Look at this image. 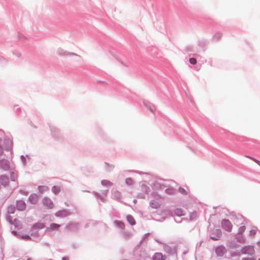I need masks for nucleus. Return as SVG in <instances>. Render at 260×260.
I'll list each match as a JSON object with an SVG mask.
<instances>
[{
    "label": "nucleus",
    "instance_id": "obj_14",
    "mask_svg": "<svg viewBox=\"0 0 260 260\" xmlns=\"http://www.w3.org/2000/svg\"><path fill=\"white\" fill-rule=\"evenodd\" d=\"M175 213L178 216H181L183 214L182 213V211L180 209H177L175 210Z\"/></svg>",
    "mask_w": 260,
    "mask_h": 260
},
{
    "label": "nucleus",
    "instance_id": "obj_16",
    "mask_svg": "<svg viewBox=\"0 0 260 260\" xmlns=\"http://www.w3.org/2000/svg\"><path fill=\"white\" fill-rule=\"evenodd\" d=\"M189 62L192 64H195L197 63V60L194 58H190L189 59Z\"/></svg>",
    "mask_w": 260,
    "mask_h": 260
},
{
    "label": "nucleus",
    "instance_id": "obj_10",
    "mask_svg": "<svg viewBox=\"0 0 260 260\" xmlns=\"http://www.w3.org/2000/svg\"><path fill=\"white\" fill-rule=\"evenodd\" d=\"M52 191L55 194H57L60 191V188L58 186H54L52 188Z\"/></svg>",
    "mask_w": 260,
    "mask_h": 260
},
{
    "label": "nucleus",
    "instance_id": "obj_20",
    "mask_svg": "<svg viewBox=\"0 0 260 260\" xmlns=\"http://www.w3.org/2000/svg\"><path fill=\"white\" fill-rule=\"evenodd\" d=\"M4 161L5 163L6 166L5 167H3V168L4 169H7L8 168V166H9L8 162L7 160H5Z\"/></svg>",
    "mask_w": 260,
    "mask_h": 260
},
{
    "label": "nucleus",
    "instance_id": "obj_4",
    "mask_svg": "<svg viewBox=\"0 0 260 260\" xmlns=\"http://www.w3.org/2000/svg\"><path fill=\"white\" fill-rule=\"evenodd\" d=\"M153 260H165V256H164L161 253H156L153 256Z\"/></svg>",
    "mask_w": 260,
    "mask_h": 260
},
{
    "label": "nucleus",
    "instance_id": "obj_29",
    "mask_svg": "<svg viewBox=\"0 0 260 260\" xmlns=\"http://www.w3.org/2000/svg\"><path fill=\"white\" fill-rule=\"evenodd\" d=\"M217 234H220V232L219 231L217 230Z\"/></svg>",
    "mask_w": 260,
    "mask_h": 260
},
{
    "label": "nucleus",
    "instance_id": "obj_19",
    "mask_svg": "<svg viewBox=\"0 0 260 260\" xmlns=\"http://www.w3.org/2000/svg\"><path fill=\"white\" fill-rule=\"evenodd\" d=\"M250 158L253 160L254 162H255L257 164H258L259 166H260V161H259L257 159H256L255 158H252V157H250Z\"/></svg>",
    "mask_w": 260,
    "mask_h": 260
},
{
    "label": "nucleus",
    "instance_id": "obj_1",
    "mask_svg": "<svg viewBox=\"0 0 260 260\" xmlns=\"http://www.w3.org/2000/svg\"><path fill=\"white\" fill-rule=\"evenodd\" d=\"M42 203L47 209H52L53 207V203L49 198H44L42 200Z\"/></svg>",
    "mask_w": 260,
    "mask_h": 260
},
{
    "label": "nucleus",
    "instance_id": "obj_2",
    "mask_svg": "<svg viewBox=\"0 0 260 260\" xmlns=\"http://www.w3.org/2000/svg\"><path fill=\"white\" fill-rule=\"evenodd\" d=\"M222 225L227 231H230L232 230V225L229 220H223L222 221Z\"/></svg>",
    "mask_w": 260,
    "mask_h": 260
},
{
    "label": "nucleus",
    "instance_id": "obj_18",
    "mask_svg": "<svg viewBox=\"0 0 260 260\" xmlns=\"http://www.w3.org/2000/svg\"><path fill=\"white\" fill-rule=\"evenodd\" d=\"M179 191L182 194H187L186 191L183 188H181V187L179 188Z\"/></svg>",
    "mask_w": 260,
    "mask_h": 260
},
{
    "label": "nucleus",
    "instance_id": "obj_6",
    "mask_svg": "<svg viewBox=\"0 0 260 260\" xmlns=\"http://www.w3.org/2000/svg\"><path fill=\"white\" fill-rule=\"evenodd\" d=\"M29 200L32 204H35L38 200V197L37 194H31L29 197Z\"/></svg>",
    "mask_w": 260,
    "mask_h": 260
},
{
    "label": "nucleus",
    "instance_id": "obj_22",
    "mask_svg": "<svg viewBox=\"0 0 260 260\" xmlns=\"http://www.w3.org/2000/svg\"><path fill=\"white\" fill-rule=\"evenodd\" d=\"M22 238L24 239H26V240H28V239H29L30 238L28 236H25L24 237H23Z\"/></svg>",
    "mask_w": 260,
    "mask_h": 260
},
{
    "label": "nucleus",
    "instance_id": "obj_26",
    "mask_svg": "<svg viewBox=\"0 0 260 260\" xmlns=\"http://www.w3.org/2000/svg\"><path fill=\"white\" fill-rule=\"evenodd\" d=\"M211 238H212L213 240H217L218 239L217 238H214V237H211Z\"/></svg>",
    "mask_w": 260,
    "mask_h": 260
},
{
    "label": "nucleus",
    "instance_id": "obj_27",
    "mask_svg": "<svg viewBox=\"0 0 260 260\" xmlns=\"http://www.w3.org/2000/svg\"><path fill=\"white\" fill-rule=\"evenodd\" d=\"M218 36V38H219L220 37H221V34H216V36Z\"/></svg>",
    "mask_w": 260,
    "mask_h": 260
},
{
    "label": "nucleus",
    "instance_id": "obj_15",
    "mask_svg": "<svg viewBox=\"0 0 260 260\" xmlns=\"http://www.w3.org/2000/svg\"><path fill=\"white\" fill-rule=\"evenodd\" d=\"M125 182L128 185H132L133 183V181L131 178H127L125 180Z\"/></svg>",
    "mask_w": 260,
    "mask_h": 260
},
{
    "label": "nucleus",
    "instance_id": "obj_28",
    "mask_svg": "<svg viewBox=\"0 0 260 260\" xmlns=\"http://www.w3.org/2000/svg\"><path fill=\"white\" fill-rule=\"evenodd\" d=\"M196 216V213H195L193 215H192V216H193V217H192V218L195 217Z\"/></svg>",
    "mask_w": 260,
    "mask_h": 260
},
{
    "label": "nucleus",
    "instance_id": "obj_12",
    "mask_svg": "<svg viewBox=\"0 0 260 260\" xmlns=\"http://www.w3.org/2000/svg\"><path fill=\"white\" fill-rule=\"evenodd\" d=\"M10 177H11V179L12 181H15V180L17 179V176L16 174H15L13 172H12L11 173V175H10Z\"/></svg>",
    "mask_w": 260,
    "mask_h": 260
},
{
    "label": "nucleus",
    "instance_id": "obj_30",
    "mask_svg": "<svg viewBox=\"0 0 260 260\" xmlns=\"http://www.w3.org/2000/svg\"><path fill=\"white\" fill-rule=\"evenodd\" d=\"M116 192L117 194H120V193H119V192L118 191H116Z\"/></svg>",
    "mask_w": 260,
    "mask_h": 260
},
{
    "label": "nucleus",
    "instance_id": "obj_11",
    "mask_svg": "<svg viewBox=\"0 0 260 260\" xmlns=\"http://www.w3.org/2000/svg\"><path fill=\"white\" fill-rule=\"evenodd\" d=\"M59 226V224H56V223H52L50 224V230H56L57 229Z\"/></svg>",
    "mask_w": 260,
    "mask_h": 260
},
{
    "label": "nucleus",
    "instance_id": "obj_17",
    "mask_svg": "<svg viewBox=\"0 0 260 260\" xmlns=\"http://www.w3.org/2000/svg\"><path fill=\"white\" fill-rule=\"evenodd\" d=\"M151 206L152 208H157L159 207V205L157 203H155V204L153 202L151 203Z\"/></svg>",
    "mask_w": 260,
    "mask_h": 260
},
{
    "label": "nucleus",
    "instance_id": "obj_8",
    "mask_svg": "<svg viewBox=\"0 0 260 260\" xmlns=\"http://www.w3.org/2000/svg\"><path fill=\"white\" fill-rule=\"evenodd\" d=\"M38 189L40 193H43L45 191L48 190L49 188L46 186H39L38 187Z\"/></svg>",
    "mask_w": 260,
    "mask_h": 260
},
{
    "label": "nucleus",
    "instance_id": "obj_5",
    "mask_svg": "<svg viewBox=\"0 0 260 260\" xmlns=\"http://www.w3.org/2000/svg\"><path fill=\"white\" fill-rule=\"evenodd\" d=\"M1 183L4 185H7L9 183V179L7 176L3 175L0 178Z\"/></svg>",
    "mask_w": 260,
    "mask_h": 260
},
{
    "label": "nucleus",
    "instance_id": "obj_9",
    "mask_svg": "<svg viewBox=\"0 0 260 260\" xmlns=\"http://www.w3.org/2000/svg\"><path fill=\"white\" fill-rule=\"evenodd\" d=\"M127 220L131 225H134L135 224V219L131 215H128L127 216Z\"/></svg>",
    "mask_w": 260,
    "mask_h": 260
},
{
    "label": "nucleus",
    "instance_id": "obj_23",
    "mask_svg": "<svg viewBox=\"0 0 260 260\" xmlns=\"http://www.w3.org/2000/svg\"><path fill=\"white\" fill-rule=\"evenodd\" d=\"M255 234V230H251L250 231V234L254 235Z\"/></svg>",
    "mask_w": 260,
    "mask_h": 260
},
{
    "label": "nucleus",
    "instance_id": "obj_21",
    "mask_svg": "<svg viewBox=\"0 0 260 260\" xmlns=\"http://www.w3.org/2000/svg\"><path fill=\"white\" fill-rule=\"evenodd\" d=\"M247 249L249 250V251L250 252L252 253L253 251V249L251 247H249L247 248Z\"/></svg>",
    "mask_w": 260,
    "mask_h": 260
},
{
    "label": "nucleus",
    "instance_id": "obj_3",
    "mask_svg": "<svg viewBox=\"0 0 260 260\" xmlns=\"http://www.w3.org/2000/svg\"><path fill=\"white\" fill-rule=\"evenodd\" d=\"M26 205L23 201H19L17 202L16 204V208L20 211H23L25 209Z\"/></svg>",
    "mask_w": 260,
    "mask_h": 260
},
{
    "label": "nucleus",
    "instance_id": "obj_31",
    "mask_svg": "<svg viewBox=\"0 0 260 260\" xmlns=\"http://www.w3.org/2000/svg\"><path fill=\"white\" fill-rule=\"evenodd\" d=\"M27 260H32V259H31V258H28L27 259Z\"/></svg>",
    "mask_w": 260,
    "mask_h": 260
},
{
    "label": "nucleus",
    "instance_id": "obj_25",
    "mask_svg": "<svg viewBox=\"0 0 260 260\" xmlns=\"http://www.w3.org/2000/svg\"><path fill=\"white\" fill-rule=\"evenodd\" d=\"M62 260H69V259L68 257H63Z\"/></svg>",
    "mask_w": 260,
    "mask_h": 260
},
{
    "label": "nucleus",
    "instance_id": "obj_13",
    "mask_svg": "<svg viewBox=\"0 0 260 260\" xmlns=\"http://www.w3.org/2000/svg\"><path fill=\"white\" fill-rule=\"evenodd\" d=\"M245 226H241L239 229V233L240 234H243L244 231H245Z\"/></svg>",
    "mask_w": 260,
    "mask_h": 260
},
{
    "label": "nucleus",
    "instance_id": "obj_32",
    "mask_svg": "<svg viewBox=\"0 0 260 260\" xmlns=\"http://www.w3.org/2000/svg\"><path fill=\"white\" fill-rule=\"evenodd\" d=\"M258 260H260V259H259Z\"/></svg>",
    "mask_w": 260,
    "mask_h": 260
},
{
    "label": "nucleus",
    "instance_id": "obj_7",
    "mask_svg": "<svg viewBox=\"0 0 260 260\" xmlns=\"http://www.w3.org/2000/svg\"><path fill=\"white\" fill-rule=\"evenodd\" d=\"M225 252V249L222 247H217L216 249V253L218 255L221 256Z\"/></svg>",
    "mask_w": 260,
    "mask_h": 260
},
{
    "label": "nucleus",
    "instance_id": "obj_24",
    "mask_svg": "<svg viewBox=\"0 0 260 260\" xmlns=\"http://www.w3.org/2000/svg\"><path fill=\"white\" fill-rule=\"evenodd\" d=\"M38 228H42L43 227V224H41V223H39L38 224Z\"/></svg>",
    "mask_w": 260,
    "mask_h": 260
}]
</instances>
